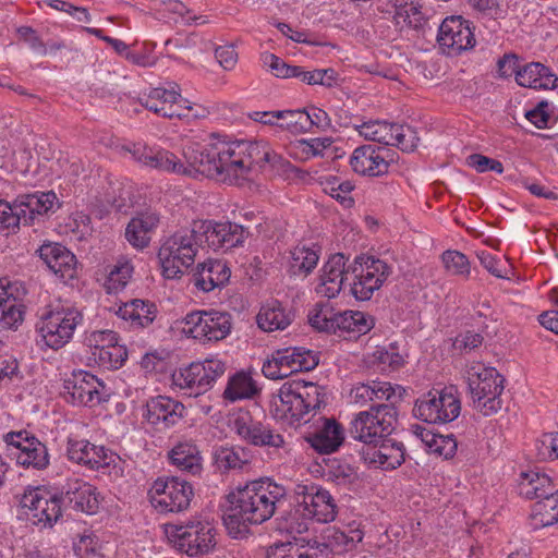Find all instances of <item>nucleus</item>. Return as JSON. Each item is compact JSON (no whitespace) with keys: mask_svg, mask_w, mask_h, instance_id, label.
I'll return each mask as SVG.
<instances>
[{"mask_svg":"<svg viewBox=\"0 0 558 558\" xmlns=\"http://www.w3.org/2000/svg\"><path fill=\"white\" fill-rule=\"evenodd\" d=\"M124 148L145 167L185 175L199 173L230 184H239L247 179L254 165H268L278 173L291 169L290 161L265 142L227 141L217 135L202 141H187L182 148L183 159L171 151L142 143L130 144Z\"/></svg>","mask_w":558,"mask_h":558,"instance_id":"f257e3e1","label":"nucleus"},{"mask_svg":"<svg viewBox=\"0 0 558 558\" xmlns=\"http://www.w3.org/2000/svg\"><path fill=\"white\" fill-rule=\"evenodd\" d=\"M287 499V489L269 477L240 486L227 496L229 506L223 513V523L234 537L247 531L250 525L268 521L279 505Z\"/></svg>","mask_w":558,"mask_h":558,"instance_id":"f03ea898","label":"nucleus"},{"mask_svg":"<svg viewBox=\"0 0 558 558\" xmlns=\"http://www.w3.org/2000/svg\"><path fill=\"white\" fill-rule=\"evenodd\" d=\"M325 388L316 383L289 380L279 389L271 402L275 418L290 425L307 423L310 413L325 403Z\"/></svg>","mask_w":558,"mask_h":558,"instance_id":"7ed1b4c3","label":"nucleus"},{"mask_svg":"<svg viewBox=\"0 0 558 558\" xmlns=\"http://www.w3.org/2000/svg\"><path fill=\"white\" fill-rule=\"evenodd\" d=\"M468 385L472 407L484 416L496 414L502 408L505 378L495 368L474 362L468 366Z\"/></svg>","mask_w":558,"mask_h":558,"instance_id":"20e7f679","label":"nucleus"},{"mask_svg":"<svg viewBox=\"0 0 558 558\" xmlns=\"http://www.w3.org/2000/svg\"><path fill=\"white\" fill-rule=\"evenodd\" d=\"M398 412L395 403L373 404L368 410L356 413L349 423L352 439L367 445H377L396 429Z\"/></svg>","mask_w":558,"mask_h":558,"instance_id":"39448f33","label":"nucleus"},{"mask_svg":"<svg viewBox=\"0 0 558 558\" xmlns=\"http://www.w3.org/2000/svg\"><path fill=\"white\" fill-rule=\"evenodd\" d=\"M82 322L83 313L77 307L59 303L45 310L37 324V331L45 345L59 350L71 341Z\"/></svg>","mask_w":558,"mask_h":558,"instance_id":"423d86ee","label":"nucleus"},{"mask_svg":"<svg viewBox=\"0 0 558 558\" xmlns=\"http://www.w3.org/2000/svg\"><path fill=\"white\" fill-rule=\"evenodd\" d=\"M247 232L242 226L210 220H195L179 229L172 236L173 244H243Z\"/></svg>","mask_w":558,"mask_h":558,"instance_id":"0eeeda50","label":"nucleus"},{"mask_svg":"<svg viewBox=\"0 0 558 558\" xmlns=\"http://www.w3.org/2000/svg\"><path fill=\"white\" fill-rule=\"evenodd\" d=\"M226 371L225 361L210 356L174 371L171 376L172 385L185 390L189 396L197 397L209 391Z\"/></svg>","mask_w":558,"mask_h":558,"instance_id":"6e6552de","label":"nucleus"},{"mask_svg":"<svg viewBox=\"0 0 558 558\" xmlns=\"http://www.w3.org/2000/svg\"><path fill=\"white\" fill-rule=\"evenodd\" d=\"M460 412L461 401L453 386L424 393L413 408L414 416L428 424L450 423L460 415Z\"/></svg>","mask_w":558,"mask_h":558,"instance_id":"1a4fd4ad","label":"nucleus"},{"mask_svg":"<svg viewBox=\"0 0 558 558\" xmlns=\"http://www.w3.org/2000/svg\"><path fill=\"white\" fill-rule=\"evenodd\" d=\"M350 293L357 301H368L391 274V267L374 256H356L351 265Z\"/></svg>","mask_w":558,"mask_h":558,"instance_id":"9d476101","label":"nucleus"},{"mask_svg":"<svg viewBox=\"0 0 558 558\" xmlns=\"http://www.w3.org/2000/svg\"><path fill=\"white\" fill-rule=\"evenodd\" d=\"M165 533L178 549L191 557L207 554L216 545V530L208 522H190L186 525L167 524Z\"/></svg>","mask_w":558,"mask_h":558,"instance_id":"9b49d317","label":"nucleus"},{"mask_svg":"<svg viewBox=\"0 0 558 558\" xmlns=\"http://www.w3.org/2000/svg\"><path fill=\"white\" fill-rule=\"evenodd\" d=\"M21 506L27 520L41 529L52 527L62 514L61 497L44 486L27 487Z\"/></svg>","mask_w":558,"mask_h":558,"instance_id":"f8f14e48","label":"nucleus"},{"mask_svg":"<svg viewBox=\"0 0 558 558\" xmlns=\"http://www.w3.org/2000/svg\"><path fill=\"white\" fill-rule=\"evenodd\" d=\"M232 329V316L221 311H194L184 317V332L205 343L226 339Z\"/></svg>","mask_w":558,"mask_h":558,"instance_id":"ddd939ff","label":"nucleus"},{"mask_svg":"<svg viewBox=\"0 0 558 558\" xmlns=\"http://www.w3.org/2000/svg\"><path fill=\"white\" fill-rule=\"evenodd\" d=\"M354 129L366 141L398 146L404 151L415 149L420 140L416 131L410 125L389 123L387 121L371 120L361 124H354Z\"/></svg>","mask_w":558,"mask_h":558,"instance_id":"4468645a","label":"nucleus"},{"mask_svg":"<svg viewBox=\"0 0 558 558\" xmlns=\"http://www.w3.org/2000/svg\"><path fill=\"white\" fill-rule=\"evenodd\" d=\"M194 490L192 485L178 476L157 478L150 490V502L160 512H181L189 508Z\"/></svg>","mask_w":558,"mask_h":558,"instance_id":"2eb2a0df","label":"nucleus"},{"mask_svg":"<svg viewBox=\"0 0 558 558\" xmlns=\"http://www.w3.org/2000/svg\"><path fill=\"white\" fill-rule=\"evenodd\" d=\"M299 510L318 523H328L337 515V505L330 493L322 486L312 483H298L293 488Z\"/></svg>","mask_w":558,"mask_h":558,"instance_id":"dca6fc26","label":"nucleus"},{"mask_svg":"<svg viewBox=\"0 0 558 558\" xmlns=\"http://www.w3.org/2000/svg\"><path fill=\"white\" fill-rule=\"evenodd\" d=\"M10 456L26 469L45 470L49 465L46 445L26 430L11 432L4 435Z\"/></svg>","mask_w":558,"mask_h":558,"instance_id":"f3484780","label":"nucleus"},{"mask_svg":"<svg viewBox=\"0 0 558 558\" xmlns=\"http://www.w3.org/2000/svg\"><path fill=\"white\" fill-rule=\"evenodd\" d=\"M84 343L88 347L94 361L104 368H120L128 357L124 345L113 330H93L85 333Z\"/></svg>","mask_w":558,"mask_h":558,"instance_id":"a211bd4d","label":"nucleus"},{"mask_svg":"<svg viewBox=\"0 0 558 558\" xmlns=\"http://www.w3.org/2000/svg\"><path fill=\"white\" fill-rule=\"evenodd\" d=\"M231 428L243 441L255 447L281 448L284 445L281 434L248 412H239L232 420Z\"/></svg>","mask_w":558,"mask_h":558,"instance_id":"6ab92c4d","label":"nucleus"},{"mask_svg":"<svg viewBox=\"0 0 558 558\" xmlns=\"http://www.w3.org/2000/svg\"><path fill=\"white\" fill-rule=\"evenodd\" d=\"M64 398L74 405L94 407L105 399V385L86 371H76L64 381Z\"/></svg>","mask_w":558,"mask_h":558,"instance_id":"aec40b11","label":"nucleus"},{"mask_svg":"<svg viewBox=\"0 0 558 558\" xmlns=\"http://www.w3.org/2000/svg\"><path fill=\"white\" fill-rule=\"evenodd\" d=\"M66 457L73 463L97 471L109 468L118 459L110 449L74 436L68 437Z\"/></svg>","mask_w":558,"mask_h":558,"instance_id":"412c9836","label":"nucleus"},{"mask_svg":"<svg viewBox=\"0 0 558 558\" xmlns=\"http://www.w3.org/2000/svg\"><path fill=\"white\" fill-rule=\"evenodd\" d=\"M27 291L20 281L0 278V327L16 329L24 320L23 299Z\"/></svg>","mask_w":558,"mask_h":558,"instance_id":"4be33fe9","label":"nucleus"},{"mask_svg":"<svg viewBox=\"0 0 558 558\" xmlns=\"http://www.w3.org/2000/svg\"><path fill=\"white\" fill-rule=\"evenodd\" d=\"M437 41L451 56L459 54L475 45L474 34L469 22L460 15L447 16L441 22L438 28Z\"/></svg>","mask_w":558,"mask_h":558,"instance_id":"5701e85b","label":"nucleus"},{"mask_svg":"<svg viewBox=\"0 0 558 558\" xmlns=\"http://www.w3.org/2000/svg\"><path fill=\"white\" fill-rule=\"evenodd\" d=\"M405 390L399 386H392L388 381L371 380L354 385L349 392V403L356 407H366L371 402L375 404L387 401L396 403L402 400Z\"/></svg>","mask_w":558,"mask_h":558,"instance_id":"b1692460","label":"nucleus"},{"mask_svg":"<svg viewBox=\"0 0 558 558\" xmlns=\"http://www.w3.org/2000/svg\"><path fill=\"white\" fill-rule=\"evenodd\" d=\"M141 101L148 110L167 118L181 117L182 109H192L187 105L189 101L181 97L178 86L173 84L151 88L143 95Z\"/></svg>","mask_w":558,"mask_h":558,"instance_id":"393cba45","label":"nucleus"},{"mask_svg":"<svg viewBox=\"0 0 558 558\" xmlns=\"http://www.w3.org/2000/svg\"><path fill=\"white\" fill-rule=\"evenodd\" d=\"M60 203L53 191L25 193L16 196V210L22 225L29 226L59 208Z\"/></svg>","mask_w":558,"mask_h":558,"instance_id":"a878e982","label":"nucleus"},{"mask_svg":"<svg viewBox=\"0 0 558 558\" xmlns=\"http://www.w3.org/2000/svg\"><path fill=\"white\" fill-rule=\"evenodd\" d=\"M184 414L183 403L170 397L156 396L147 400L143 417L148 424L161 429L177 425Z\"/></svg>","mask_w":558,"mask_h":558,"instance_id":"bb28decb","label":"nucleus"},{"mask_svg":"<svg viewBox=\"0 0 558 558\" xmlns=\"http://www.w3.org/2000/svg\"><path fill=\"white\" fill-rule=\"evenodd\" d=\"M350 166L355 173L361 175H383L389 168L388 150L373 145H362L353 150Z\"/></svg>","mask_w":558,"mask_h":558,"instance_id":"cd10ccee","label":"nucleus"},{"mask_svg":"<svg viewBox=\"0 0 558 558\" xmlns=\"http://www.w3.org/2000/svg\"><path fill=\"white\" fill-rule=\"evenodd\" d=\"M362 456L369 465L393 470L404 462L405 449L401 441L388 436L378 441L377 445H372L364 449Z\"/></svg>","mask_w":558,"mask_h":558,"instance_id":"c85d7f7f","label":"nucleus"},{"mask_svg":"<svg viewBox=\"0 0 558 558\" xmlns=\"http://www.w3.org/2000/svg\"><path fill=\"white\" fill-rule=\"evenodd\" d=\"M62 496L63 501L73 510L87 514L96 513L100 506L97 488L81 478L69 480L63 487Z\"/></svg>","mask_w":558,"mask_h":558,"instance_id":"c756f323","label":"nucleus"},{"mask_svg":"<svg viewBox=\"0 0 558 558\" xmlns=\"http://www.w3.org/2000/svg\"><path fill=\"white\" fill-rule=\"evenodd\" d=\"M307 442L320 453H331L344 440V429L335 418L319 417L318 425L306 436Z\"/></svg>","mask_w":558,"mask_h":558,"instance_id":"7c9ffc66","label":"nucleus"},{"mask_svg":"<svg viewBox=\"0 0 558 558\" xmlns=\"http://www.w3.org/2000/svg\"><path fill=\"white\" fill-rule=\"evenodd\" d=\"M168 459L172 466L192 475L201 474L203 470L202 452L193 439L177 440L168 451Z\"/></svg>","mask_w":558,"mask_h":558,"instance_id":"2f4dec72","label":"nucleus"},{"mask_svg":"<svg viewBox=\"0 0 558 558\" xmlns=\"http://www.w3.org/2000/svg\"><path fill=\"white\" fill-rule=\"evenodd\" d=\"M194 246H160L158 258L166 279L180 278L185 268L194 263Z\"/></svg>","mask_w":558,"mask_h":558,"instance_id":"473e14b6","label":"nucleus"},{"mask_svg":"<svg viewBox=\"0 0 558 558\" xmlns=\"http://www.w3.org/2000/svg\"><path fill=\"white\" fill-rule=\"evenodd\" d=\"M294 312L277 299L262 304L257 315V326L265 332L287 329L294 320Z\"/></svg>","mask_w":558,"mask_h":558,"instance_id":"72a5a7b5","label":"nucleus"},{"mask_svg":"<svg viewBox=\"0 0 558 558\" xmlns=\"http://www.w3.org/2000/svg\"><path fill=\"white\" fill-rule=\"evenodd\" d=\"M329 549L318 545V541L307 543L282 542L275 543L267 549V558H329Z\"/></svg>","mask_w":558,"mask_h":558,"instance_id":"f704fd0d","label":"nucleus"},{"mask_svg":"<svg viewBox=\"0 0 558 558\" xmlns=\"http://www.w3.org/2000/svg\"><path fill=\"white\" fill-rule=\"evenodd\" d=\"M558 484L545 473L536 471L522 472L518 480L519 495L525 499H542L553 495Z\"/></svg>","mask_w":558,"mask_h":558,"instance_id":"c9c22d12","label":"nucleus"},{"mask_svg":"<svg viewBox=\"0 0 558 558\" xmlns=\"http://www.w3.org/2000/svg\"><path fill=\"white\" fill-rule=\"evenodd\" d=\"M231 276V270L222 260H208L198 265L194 275V286L203 291L210 292L225 286Z\"/></svg>","mask_w":558,"mask_h":558,"instance_id":"e433bc0d","label":"nucleus"},{"mask_svg":"<svg viewBox=\"0 0 558 558\" xmlns=\"http://www.w3.org/2000/svg\"><path fill=\"white\" fill-rule=\"evenodd\" d=\"M159 223V215L146 210L133 217L125 228V239L130 244H149Z\"/></svg>","mask_w":558,"mask_h":558,"instance_id":"4c0bfd02","label":"nucleus"},{"mask_svg":"<svg viewBox=\"0 0 558 558\" xmlns=\"http://www.w3.org/2000/svg\"><path fill=\"white\" fill-rule=\"evenodd\" d=\"M520 86L534 89L555 88L558 77L539 62H531L522 66L515 76Z\"/></svg>","mask_w":558,"mask_h":558,"instance_id":"58836bf2","label":"nucleus"},{"mask_svg":"<svg viewBox=\"0 0 558 558\" xmlns=\"http://www.w3.org/2000/svg\"><path fill=\"white\" fill-rule=\"evenodd\" d=\"M38 253L56 275L62 278L73 277L77 262L66 246H39Z\"/></svg>","mask_w":558,"mask_h":558,"instance_id":"ea45409f","label":"nucleus"},{"mask_svg":"<svg viewBox=\"0 0 558 558\" xmlns=\"http://www.w3.org/2000/svg\"><path fill=\"white\" fill-rule=\"evenodd\" d=\"M387 12L400 29L417 28L424 21L421 7L412 0H390Z\"/></svg>","mask_w":558,"mask_h":558,"instance_id":"a19ab883","label":"nucleus"},{"mask_svg":"<svg viewBox=\"0 0 558 558\" xmlns=\"http://www.w3.org/2000/svg\"><path fill=\"white\" fill-rule=\"evenodd\" d=\"M117 314L133 327H146L156 318V307L153 303L135 299L119 306Z\"/></svg>","mask_w":558,"mask_h":558,"instance_id":"79ce46f5","label":"nucleus"},{"mask_svg":"<svg viewBox=\"0 0 558 558\" xmlns=\"http://www.w3.org/2000/svg\"><path fill=\"white\" fill-rule=\"evenodd\" d=\"M258 392L257 385L252 376L243 371L229 376L222 398L229 402L252 399Z\"/></svg>","mask_w":558,"mask_h":558,"instance_id":"37998d69","label":"nucleus"},{"mask_svg":"<svg viewBox=\"0 0 558 558\" xmlns=\"http://www.w3.org/2000/svg\"><path fill=\"white\" fill-rule=\"evenodd\" d=\"M318 182L324 193L336 199L343 208L349 209L354 206L352 192L355 185L352 181L326 174L319 177Z\"/></svg>","mask_w":558,"mask_h":558,"instance_id":"c03bdc74","label":"nucleus"},{"mask_svg":"<svg viewBox=\"0 0 558 558\" xmlns=\"http://www.w3.org/2000/svg\"><path fill=\"white\" fill-rule=\"evenodd\" d=\"M374 326L373 319L360 311H337L335 332L364 335Z\"/></svg>","mask_w":558,"mask_h":558,"instance_id":"a18cd8bd","label":"nucleus"},{"mask_svg":"<svg viewBox=\"0 0 558 558\" xmlns=\"http://www.w3.org/2000/svg\"><path fill=\"white\" fill-rule=\"evenodd\" d=\"M57 231L71 242L87 241L92 234L89 217L83 213H75L65 218Z\"/></svg>","mask_w":558,"mask_h":558,"instance_id":"49530a36","label":"nucleus"},{"mask_svg":"<svg viewBox=\"0 0 558 558\" xmlns=\"http://www.w3.org/2000/svg\"><path fill=\"white\" fill-rule=\"evenodd\" d=\"M252 456L244 447H220L215 452V462L219 470L240 471L248 465Z\"/></svg>","mask_w":558,"mask_h":558,"instance_id":"de8ad7c7","label":"nucleus"},{"mask_svg":"<svg viewBox=\"0 0 558 558\" xmlns=\"http://www.w3.org/2000/svg\"><path fill=\"white\" fill-rule=\"evenodd\" d=\"M531 517L535 527H545L558 523V488L553 495H548L534 504Z\"/></svg>","mask_w":558,"mask_h":558,"instance_id":"09e8293b","label":"nucleus"},{"mask_svg":"<svg viewBox=\"0 0 558 558\" xmlns=\"http://www.w3.org/2000/svg\"><path fill=\"white\" fill-rule=\"evenodd\" d=\"M337 310L329 302L316 303L307 314L308 324L317 331L335 332Z\"/></svg>","mask_w":558,"mask_h":558,"instance_id":"8fccbe9b","label":"nucleus"},{"mask_svg":"<svg viewBox=\"0 0 558 558\" xmlns=\"http://www.w3.org/2000/svg\"><path fill=\"white\" fill-rule=\"evenodd\" d=\"M415 434L428 446V448L445 457L446 459L452 458L457 451V440L453 435L442 436L436 435L417 426Z\"/></svg>","mask_w":558,"mask_h":558,"instance_id":"3c124183","label":"nucleus"},{"mask_svg":"<svg viewBox=\"0 0 558 558\" xmlns=\"http://www.w3.org/2000/svg\"><path fill=\"white\" fill-rule=\"evenodd\" d=\"M326 539L327 542H318V545L327 546L329 558H331L335 551L341 553L353 549L357 543L362 542L363 533L360 530H351L350 534L338 530H329Z\"/></svg>","mask_w":558,"mask_h":558,"instance_id":"603ef678","label":"nucleus"},{"mask_svg":"<svg viewBox=\"0 0 558 558\" xmlns=\"http://www.w3.org/2000/svg\"><path fill=\"white\" fill-rule=\"evenodd\" d=\"M290 267L293 274H310L317 265L318 252L311 246H293L290 251Z\"/></svg>","mask_w":558,"mask_h":558,"instance_id":"864d4df0","label":"nucleus"},{"mask_svg":"<svg viewBox=\"0 0 558 558\" xmlns=\"http://www.w3.org/2000/svg\"><path fill=\"white\" fill-rule=\"evenodd\" d=\"M133 266L128 260H119L109 271L104 287L108 293H118L128 284Z\"/></svg>","mask_w":558,"mask_h":558,"instance_id":"5fc2aeb1","label":"nucleus"},{"mask_svg":"<svg viewBox=\"0 0 558 558\" xmlns=\"http://www.w3.org/2000/svg\"><path fill=\"white\" fill-rule=\"evenodd\" d=\"M524 116L537 129H547L556 120V110L553 104L542 100L525 110Z\"/></svg>","mask_w":558,"mask_h":558,"instance_id":"6e6d98bb","label":"nucleus"},{"mask_svg":"<svg viewBox=\"0 0 558 558\" xmlns=\"http://www.w3.org/2000/svg\"><path fill=\"white\" fill-rule=\"evenodd\" d=\"M305 126V110H278L276 128L298 134L304 131Z\"/></svg>","mask_w":558,"mask_h":558,"instance_id":"4d7b16f0","label":"nucleus"},{"mask_svg":"<svg viewBox=\"0 0 558 558\" xmlns=\"http://www.w3.org/2000/svg\"><path fill=\"white\" fill-rule=\"evenodd\" d=\"M260 62L269 73L278 78H292L294 75H298L295 73L298 65L289 64L274 53L263 52L260 54Z\"/></svg>","mask_w":558,"mask_h":558,"instance_id":"13d9d810","label":"nucleus"},{"mask_svg":"<svg viewBox=\"0 0 558 558\" xmlns=\"http://www.w3.org/2000/svg\"><path fill=\"white\" fill-rule=\"evenodd\" d=\"M441 259L447 271L454 276L468 278L470 275L469 258L457 250H447L442 253Z\"/></svg>","mask_w":558,"mask_h":558,"instance_id":"bf43d9fd","label":"nucleus"},{"mask_svg":"<svg viewBox=\"0 0 558 558\" xmlns=\"http://www.w3.org/2000/svg\"><path fill=\"white\" fill-rule=\"evenodd\" d=\"M131 193L129 190H125L123 189L120 194H119V197L116 198L111 204H110V207L107 208L105 207V205L100 204V205H97L95 208H94V215L95 217L99 218V219H105V218H108L110 217L112 214L113 215H118V214H128L129 210L132 208L133 204H132V201H131V197H130Z\"/></svg>","mask_w":558,"mask_h":558,"instance_id":"052dcab7","label":"nucleus"},{"mask_svg":"<svg viewBox=\"0 0 558 558\" xmlns=\"http://www.w3.org/2000/svg\"><path fill=\"white\" fill-rule=\"evenodd\" d=\"M21 223V216L16 210V198L13 203L0 198V232L13 233Z\"/></svg>","mask_w":558,"mask_h":558,"instance_id":"680f3d73","label":"nucleus"},{"mask_svg":"<svg viewBox=\"0 0 558 558\" xmlns=\"http://www.w3.org/2000/svg\"><path fill=\"white\" fill-rule=\"evenodd\" d=\"M263 374L270 379H282L291 375V369L286 364L282 350H277L262 367Z\"/></svg>","mask_w":558,"mask_h":558,"instance_id":"e2e57ef3","label":"nucleus"},{"mask_svg":"<svg viewBox=\"0 0 558 558\" xmlns=\"http://www.w3.org/2000/svg\"><path fill=\"white\" fill-rule=\"evenodd\" d=\"M311 521L313 520L305 515L303 509L299 510V504L296 502L294 509L284 518L282 529L292 535L302 534L308 530Z\"/></svg>","mask_w":558,"mask_h":558,"instance_id":"0e129e2a","label":"nucleus"},{"mask_svg":"<svg viewBox=\"0 0 558 558\" xmlns=\"http://www.w3.org/2000/svg\"><path fill=\"white\" fill-rule=\"evenodd\" d=\"M295 73H298V75H294L295 78L308 85L331 86L336 80L335 71L331 69L304 71L301 66H296Z\"/></svg>","mask_w":558,"mask_h":558,"instance_id":"69168bd1","label":"nucleus"},{"mask_svg":"<svg viewBox=\"0 0 558 558\" xmlns=\"http://www.w3.org/2000/svg\"><path fill=\"white\" fill-rule=\"evenodd\" d=\"M348 257L342 253L332 254L323 268V277H331L333 279H341L342 281L348 279L347 267Z\"/></svg>","mask_w":558,"mask_h":558,"instance_id":"338daca9","label":"nucleus"},{"mask_svg":"<svg viewBox=\"0 0 558 558\" xmlns=\"http://www.w3.org/2000/svg\"><path fill=\"white\" fill-rule=\"evenodd\" d=\"M537 456L542 460L558 459V433H546L536 441Z\"/></svg>","mask_w":558,"mask_h":558,"instance_id":"774afa93","label":"nucleus"}]
</instances>
